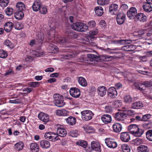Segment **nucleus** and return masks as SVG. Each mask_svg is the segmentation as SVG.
Here are the masks:
<instances>
[{
    "label": "nucleus",
    "mask_w": 152,
    "mask_h": 152,
    "mask_svg": "<svg viewBox=\"0 0 152 152\" xmlns=\"http://www.w3.org/2000/svg\"><path fill=\"white\" fill-rule=\"evenodd\" d=\"M50 37L52 38V39H49L47 42L50 43V42H53L54 40L56 41L57 42L61 44L66 43V39L64 37H56L55 36V31L53 30L50 31L48 33ZM48 50L49 53H57L59 51L58 47L56 45L50 44L48 48Z\"/></svg>",
    "instance_id": "1"
},
{
    "label": "nucleus",
    "mask_w": 152,
    "mask_h": 152,
    "mask_svg": "<svg viewBox=\"0 0 152 152\" xmlns=\"http://www.w3.org/2000/svg\"><path fill=\"white\" fill-rule=\"evenodd\" d=\"M88 58L98 62L99 61H109L112 59V57L107 55H102L99 56L92 54H88L87 55Z\"/></svg>",
    "instance_id": "2"
},
{
    "label": "nucleus",
    "mask_w": 152,
    "mask_h": 152,
    "mask_svg": "<svg viewBox=\"0 0 152 152\" xmlns=\"http://www.w3.org/2000/svg\"><path fill=\"white\" fill-rule=\"evenodd\" d=\"M53 103L55 105L58 107H63L65 104L63 96L58 94H54L53 96Z\"/></svg>",
    "instance_id": "3"
},
{
    "label": "nucleus",
    "mask_w": 152,
    "mask_h": 152,
    "mask_svg": "<svg viewBox=\"0 0 152 152\" xmlns=\"http://www.w3.org/2000/svg\"><path fill=\"white\" fill-rule=\"evenodd\" d=\"M71 27L73 29L81 32H85L87 30V25L81 22H77L73 23Z\"/></svg>",
    "instance_id": "4"
},
{
    "label": "nucleus",
    "mask_w": 152,
    "mask_h": 152,
    "mask_svg": "<svg viewBox=\"0 0 152 152\" xmlns=\"http://www.w3.org/2000/svg\"><path fill=\"white\" fill-rule=\"evenodd\" d=\"M81 118L83 121H88L92 118L94 114L91 110H84L81 112Z\"/></svg>",
    "instance_id": "5"
},
{
    "label": "nucleus",
    "mask_w": 152,
    "mask_h": 152,
    "mask_svg": "<svg viewBox=\"0 0 152 152\" xmlns=\"http://www.w3.org/2000/svg\"><path fill=\"white\" fill-rule=\"evenodd\" d=\"M86 150L87 152H91L93 150L96 152H101V149L100 145L99 143L96 141H93L91 142V147L87 148Z\"/></svg>",
    "instance_id": "6"
},
{
    "label": "nucleus",
    "mask_w": 152,
    "mask_h": 152,
    "mask_svg": "<svg viewBox=\"0 0 152 152\" xmlns=\"http://www.w3.org/2000/svg\"><path fill=\"white\" fill-rule=\"evenodd\" d=\"M44 137L46 139L52 141H55L59 139L58 136L56 133L52 132L46 133Z\"/></svg>",
    "instance_id": "7"
},
{
    "label": "nucleus",
    "mask_w": 152,
    "mask_h": 152,
    "mask_svg": "<svg viewBox=\"0 0 152 152\" xmlns=\"http://www.w3.org/2000/svg\"><path fill=\"white\" fill-rule=\"evenodd\" d=\"M105 143L108 147L110 148H115L117 146V142L115 141L114 139L107 138L105 140Z\"/></svg>",
    "instance_id": "8"
},
{
    "label": "nucleus",
    "mask_w": 152,
    "mask_h": 152,
    "mask_svg": "<svg viewBox=\"0 0 152 152\" xmlns=\"http://www.w3.org/2000/svg\"><path fill=\"white\" fill-rule=\"evenodd\" d=\"M113 117L116 121H120L123 120L127 116L126 114L123 111H120L113 114Z\"/></svg>",
    "instance_id": "9"
},
{
    "label": "nucleus",
    "mask_w": 152,
    "mask_h": 152,
    "mask_svg": "<svg viewBox=\"0 0 152 152\" xmlns=\"http://www.w3.org/2000/svg\"><path fill=\"white\" fill-rule=\"evenodd\" d=\"M98 33V31L97 29L90 31L89 32V35L87 36L86 41L89 42H92L93 39L95 38V36L97 35Z\"/></svg>",
    "instance_id": "10"
},
{
    "label": "nucleus",
    "mask_w": 152,
    "mask_h": 152,
    "mask_svg": "<svg viewBox=\"0 0 152 152\" xmlns=\"http://www.w3.org/2000/svg\"><path fill=\"white\" fill-rule=\"evenodd\" d=\"M137 10L134 7H131L127 11V15L131 19H134L136 15Z\"/></svg>",
    "instance_id": "11"
},
{
    "label": "nucleus",
    "mask_w": 152,
    "mask_h": 152,
    "mask_svg": "<svg viewBox=\"0 0 152 152\" xmlns=\"http://www.w3.org/2000/svg\"><path fill=\"white\" fill-rule=\"evenodd\" d=\"M126 19V15L123 12H120L117 15L116 21L117 23L119 25L123 24L124 22Z\"/></svg>",
    "instance_id": "12"
},
{
    "label": "nucleus",
    "mask_w": 152,
    "mask_h": 152,
    "mask_svg": "<svg viewBox=\"0 0 152 152\" xmlns=\"http://www.w3.org/2000/svg\"><path fill=\"white\" fill-rule=\"evenodd\" d=\"M69 93L71 96L75 98H78L80 95V90L75 87L71 88L69 90Z\"/></svg>",
    "instance_id": "13"
},
{
    "label": "nucleus",
    "mask_w": 152,
    "mask_h": 152,
    "mask_svg": "<svg viewBox=\"0 0 152 152\" xmlns=\"http://www.w3.org/2000/svg\"><path fill=\"white\" fill-rule=\"evenodd\" d=\"M108 96L111 98H115L117 96L116 89L114 87H110L108 90Z\"/></svg>",
    "instance_id": "14"
},
{
    "label": "nucleus",
    "mask_w": 152,
    "mask_h": 152,
    "mask_svg": "<svg viewBox=\"0 0 152 152\" xmlns=\"http://www.w3.org/2000/svg\"><path fill=\"white\" fill-rule=\"evenodd\" d=\"M101 119L102 122L105 124L110 123L112 121L111 116L108 114H105L102 115Z\"/></svg>",
    "instance_id": "15"
},
{
    "label": "nucleus",
    "mask_w": 152,
    "mask_h": 152,
    "mask_svg": "<svg viewBox=\"0 0 152 152\" xmlns=\"http://www.w3.org/2000/svg\"><path fill=\"white\" fill-rule=\"evenodd\" d=\"M118 10V5L116 4H112L109 7V11L112 14H116Z\"/></svg>",
    "instance_id": "16"
},
{
    "label": "nucleus",
    "mask_w": 152,
    "mask_h": 152,
    "mask_svg": "<svg viewBox=\"0 0 152 152\" xmlns=\"http://www.w3.org/2000/svg\"><path fill=\"white\" fill-rule=\"evenodd\" d=\"M121 140L124 142H127L130 139L129 134L128 132L121 133L120 135Z\"/></svg>",
    "instance_id": "17"
},
{
    "label": "nucleus",
    "mask_w": 152,
    "mask_h": 152,
    "mask_svg": "<svg viewBox=\"0 0 152 152\" xmlns=\"http://www.w3.org/2000/svg\"><path fill=\"white\" fill-rule=\"evenodd\" d=\"M41 5V1L39 0L34 1L32 6L33 11L34 12L38 11Z\"/></svg>",
    "instance_id": "18"
},
{
    "label": "nucleus",
    "mask_w": 152,
    "mask_h": 152,
    "mask_svg": "<svg viewBox=\"0 0 152 152\" xmlns=\"http://www.w3.org/2000/svg\"><path fill=\"white\" fill-rule=\"evenodd\" d=\"M113 128L114 131L116 133L120 132L122 129V125L120 123H115L113 126Z\"/></svg>",
    "instance_id": "19"
},
{
    "label": "nucleus",
    "mask_w": 152,
    "mask_h": 152,
    "mask_svg": "<svg viewBox=\"0 0 152 152\" xmlns=\"http://www.w3.org/2000/svg\"><path fill=\"white\" fill-rule=\"evenodd\" d=\"M136 48V46L132 45H127L121 48V50L127 51H131L135 50Z\"/></svg>",
    "instance_id": "20"
},
{
    "label": "nucleus",
    "mask_w": 152,
    "mask_h": 152,
    "mask_svg": "<svg viewBox=\"0 0 152 152\" xmlns=\"http://www.w3.org/2000/svg\"><path fill=\"white\" fill-rule=\"evenodd\" d=\"M56 134L61 137H65L67 134V132L65 129L61 127H58L57 130Z\"/></svg>",
    "instance_id": "21"
},
{
    "label": "nucleus",
    "mask_w": 152,
    "mask_h": 152,
    "mask_svg": "<svg viewBox=\"0 0 152 152\" xmlns=\"http://www.w3.org/2000/svg\"><path fill=\"white\" fill-rule=\"evenodd\" d=\"M135 17L138 21L142 22H146L147 19L146 15L142 13H138L136 15Z\"/></svg>",
    "instance_id": "22"
},
{
    "label": "nucleus",
    "mask_w": 152,
    "mask_h": 152,
    "mask_svg": "<svg viewBox=\"0 0 152 152\" xmlns=\"http://www.w3.org/2000/svg\"><path fill=\"white\" fill-rule=\"evenodd\" d=\"M13 27V24L10 22H7L4 25V30L7 32H10Z\"/></svg>",
    "instance_id": "23"
},
{
    "label": "nucleus",
    "mask_w": 152,
    "mask_h": 152,
    "mask_svg": "<svg viewBox=\"0 0 152 152\" xmlns=\"http://www.w3.org/2000/svg\"><path fill=\"white\" fill-rule=\"evenodd\" d=\"M97 91L99 95L103 97L106 93L107 89L105 86H101L98 88Z\"/></svg>",
    "instance_id": "24"
},
{
    "label": "nucleus",
    "mask_w": 152,
    "mask_h": 152,
    "mask_svg": "<svg viewBox=\"0 0 152 152\" xmlns=\"http://www.w3.org/2000/svg\"><path fill=\"white\" fill-rule=\"evenodd\" d=\"M94 10L95 14L98 16H101L103 13V9L100 6H97L95 7Z\"/></svg>",
    "instance_id": "25"
},
{
    "label": "nucleus",
    "mask_w": 152,
    "mask_h": 152,
    "mask_svg": "<svg viewBox=\"0 0 152 152\" xmlns=\"http://www.w3.org/2000/svg\"><path fill=\"white\" fill-rule=\"evenodd\" d=\"M30 150L33 152H38L39 150V145L36 143H31L30 146Z\"/></svg>",
    "instance_id": "26"
},
{
    "label": "nucleus",
    "mask_w": 152,
    "mask_h": 152,
    "mask_svg": "<svg viewBox=\"0 0 152 152\" xmlns=\"http://www.w3.org/2000/svg\"><path fill=\"white\" fill-rule=\"evenodd\" d=\"M143 107V104L142 102H134L131 105L130 107L133 109H138Z\"/></svg>",
    "instance_id": "27"
},
{
    "label": "nucleus",
    "mask_w": 152,
    "mask_h": 152,
    "mask_svg": "<svg viewBox=\"0 0 152 152\" xmlns=\"http://www.w3.org/2000/svg\"><path fill=\"white\" fill-rule=\"evenodd\" d=\"M66 123L71 126H72L76 124V119L75 117L70 116L66 119Z\"/></svg>",
    "instance_id": "28"
},
{
    "label": "nucleus",
    "mask_w": 152,
    "mask_h": 152,
    "mask_svg": "<svg viewBox=\"0 0 152 152\" xmlns=\"http://www.w3.org/2000/svg\"><path fill=\"white\" fill-rule=\"evenodd\" d=\"M16 10L23 11L26 10V6L22 2H18L16 5Z\"/></svg>",
    "instance_id": "29"
},
{
    "label": "nucleus",
    "mask_w": 152,
    "mask_h": 152,
    "mask_svg": "<svg viewBox=\"0 0 152 152\" xmlns=\"http://www.w3.org/2000/svg\"><path fill=\"white\" fill-rule=\"evenodd\" d=\"M40 146L43 148L47 149L49 148L50 144L49 141L45 140H42L40 141Z\"/></svg>",
    "instance_id": "30"
},
{
    "label": "nucleus",
    "mask_w": 152,
    "mask_h": 152,
    "mask_svg": "<svg viewBox=\"0 0 152 152\" xmlns=\"http://www.w3.org/2000/svg\"><path fill=\"white\" fill-rule=\"evenodd\" d=\"M24 16L23 11L16 10V12L15 13L14 17L16 19L20 20L22 19Z\"/></svg>",
    "instance_id": "31"
},
{
    "label": "nucleus",
    "mask_w": 152,
    "mask_h": 152,
    "mask_svg": "<svg viewBox=\"0 0 152 152\" xmlns=\"http://www.w3.org/2000/svg\"><path fill=\"white\" fill-rule=\"evenodd\" d=\"M144 132L143 129L140 128L138 127L132 135L136 137H140Z\"/></svg>",
    "instance_id": "32"
},
{
    "label": "nucleus",
    "mask_w": 152,
    "mask_h": 152,
    "mask_svg": "<svg viewBox=\"0 0 152 152\" xmlns=\"http://www.w3.org/2000/svg\"><path fill=\"white\" fill-rule=\"evenodd\" d=\"M142 7L144 10L146 12H150L152 11V7L150 4L144 3Z\"/></svg>",
    "instance_id": "33"
},
{
    "label": "nucleus",
    "mask_w": 152,
    "mask_h": 152,
    "mask_svg": "<svg viewBox=\"0 0 152 152\" xmlns=\"http://www.w3.org/2000/svg\"><path fill=\"white\" fill-rule=\"evenodd\" d=\"M124 99L125 103L129 104L133 102L134 101V99L130 95H125L124 96Z\"/></svg>",
    "instance_id": "34"
},
{
    "label": "nucleus",
    "mask_w": 152,
    "mask_h": 152,
    "mask_svg": "<svg viewBox=\"0 0 152 152\" xmlns=\"http://www.w3.org/2000/svg\"><path fill=\"white\" fill-rule=\"evenodd\" d=\"M137 149L138 152H148V146L141 145L137 147Z\"/></svg>",
    "instance_id": "35"
},
{
    "label": "nucleus",
    "mask_w": 152,
    "mask_h": 152,
    "mask_svg": "<svg viewBox=\"0 0 152 152\" xmlns=\"http://www.w3.org/2000/svg\"><path fill=\"white\" fill-rule=\"evenodd\" d=\"M139 126L135 124H132L128 127V130L132 135Z\"/></svg>",
    "instance_id": "36"
},
{
    "label": "nucleus",
    "mask_w": 152,
    "mask_h": 152,
    "mask_svg": "<svg viewBox=\"0 0 152 152\" xmlns=\"http://www.w3.org/2000/svg\"><path fill=\"white\" fill-rule=\"evenodd\" d=\"M142 126L143 128L147 129L152 128V121L148 120L146 123L142 124Z\"/></svg>",
    "instance_id": "37"
},
{
    "label": "nucleus",
    "mask_w": 152,
    "mask_h": 152,
    "mask_svg": "<svg viewBox=\"0 0 152 152\" xmlns=\"http://www.w3.org/2000/svg\"><path fill=\"white\" fill-rule=\"evenodd\" d=\"M77 79L78 82L80 85L83 87H85L87 86V82L84 78L80 77L78 78Z\"/></svg>",
    "instance_id": "38"
},
{
    "label": "nucleus",
    "mask_w": 152,
    "mask_h": 152,
    "mask_svg": "<svg viewBox=\"0 0 152 152\" xmlns=\"http://www.w3.org/2000/svg\"><path fill=\"white\" fill-rule=\"evenodd\" d=\"M56 114L58 116H66L68 114L67 111L65 109L57 110L56 111Z\"/></svg>",
    "instance_id": "39"
},
{
    "label": "nucleus",
    "mask_w": 152,
    "mask_h": 152,
    "mask_svg": "<svg viewBox=\"0 0 152 152\" xmlns=\"http://www.w3.org/2000/svg\"><path fill=\"white\" fill-rule=\"evenodd\" d=\"M24 147L23 143L22 142H19L15 145V148L16 150L19 151L22 150Z\"/></svg>",
    "instance_id": "40"
},
{
    "label": "nucleus",
    "mask_w": 152,
    "mask_h": 152,
    "mask_svg": "<svg viewBox=\"0 0 152 152\" xmlns=\"http://www.w3.org/2000/svg\"><path fill=\"white\" fill-rule=\"evenodd\" d=\"M63 52L67 53L66 54H63L64 58L65 59H68L74 57V55L72 52L66 51H64Z\"/></svg>",
    "instance_id": "41"
},
{
    "label": "nucleus",
    "mask_w": 152,
    "mask_h": 152,
    "mask_svg": "<svg viewBox=\"0 0 152 152\" xmlns=\"http://www.w3.org/2000/svg\"><path fill=\"white\" fill-rule=\"evenodd\" d=\"M146 138L150 141L152 142V130H148L145 133Z\"/></svg>",
    "instance_id": "42"
},
{
    "label": "nucleus",
    "mask_w": 152,
    "mask_h": 152,
    "mask_svg": "<svg viewBox=\"0 0 152 152\" xmlns=\"http://www.w3.org/2000/svg\"><path fill=\"white\" fill-rule=\"evenodd\" d=\"M67 36L70 38H76L78 37V35L75 32L70 31L68 33Z\"/></svg>",
    "instance_id": "43"
},
{
    "label": "nucleus",
    "mask_w": 152,
    "mask_h": 152,
    "mask_svg": "<svg viewBox=\"0 0 152 152\" xmlns=\"http://www.w3.org/2000/svg\"><path fill=\"white\" fill-rule=\"evenodd\" d=\"M97 4L101 6H104L109 4L110 0H97Z\"/></svg>",
    "instance_id": "44"
},
{
    "label": "nucleus",
    "mask_w": 152,
    "mask_h": 152,
    "mask_svg": "<svg viewBox=\"0 0 152 152\" xmlns=\"http://www.w3.org/2000/svg\"><path fill=\"white\" fill-rule=\"evenodd\" d=\"M39 11V12L41 14H46L47 12L48 11L47 7L42 4Z\"/></svg>",
    "instance_id": "45"
},
{
    "label": "nucleus",
    "mask_w": 152,
    "mask_h": 152,
    "mask_svg": "<svg viewBox=\"0 0 152 152\" xmlns=\"http://www.w3.org/2000/svg\"><path fill=\"white\" fill-rule=\"evenodd\" d=\"M4 12L7 15L10 16L13 14V9L12 7H8L5 9Z\"/></svg>",
    "instance_id": "46"
},
{
    "label": "nucleus",
    "mask_w": 152,
    "mask_h": 152,
    "mask_svg": "<svg viewBox=\"0 0 152 152\" xmlns=\"http://www.w3.org/2000/svg\"><path fill=\"white\" fill-rule=\"evenodd\" d=\"M77 144L78 145H80L83 147L84 148H88L87 147V142L84 140H81L78 141L77 142ZM87 148H86L87 149Z\"/></svg>",
    "instance_id": "47"
},
{
    "label": "nucleus",
    "mask_w": 152,
    "mask_h": 152,
    "mask_svg": "<svg viewBox=\"0 0 152 152\" xmlns=\"http://www.w3.org/2000/svg\"><path fill=\"white\" fill-rule=\"evenodd\" d=\"M96 25L95 21L94 20H92L89 21L87 25V30L88 28H91L95 27Z\"/></svg>",
    "instance_id": "48"
},
{
    "label": "nucleus",
    "mask_w": 152,
    "mask_h": 152,
    "mask_svg": "<svg viewBox=\"0 0 152 152\" xmlns=\"http://www.w3.org/2000/svg\"><path fill=\"white\" fill-rule=\"evenodd\" d=\"M40 84L39 82H29L28 83V85L30 87L36 88L38 87Z\"/></svg>",
    "instance_id": "49"
},
{
    "label": "nucleus",
    "mask_w": 152,
    "mask_h": 152,
    "mask_svg": "<svg viewBox=\"0 0 152 152\" xmlns=\"http://www.w3.org/2000/svg\"><path fill=\"white\" fill-rule=\"evenodd\" d=\"M122 149L123 152H130V148L126 144H124L122 145Z\"/></svg>",
    "instance_id": "50"
},
{
    "label": "nucleus",
    "mask_w": 152,
    "mask_h": 152,
    "mask_svg": "<svg viewBox=\"0 0 152 152\" xmlns=\"http://www.w3.org/2000/svg\"><path fill=\"white\" fill-rule=\"evenodd\" d=\"M13 27L16 29L20 30L23 28L22 24L20 22H18L13 24Z\"/></svg>",
    "instance_id": "51"
},
{
    "label": "nucleus",
    "mask_w": 152,
    "mask_h": 152,
    "mask_svg": "<svg viewBox=\"0 0 152 152\" xmlns=\"http://www.w3.org/2000/svg\"><path fill=\"white\" fill-rule=\"evenodd\" d=\"M9 0H0V6L2 7H5L9 4Z\"/></svg>",
    "instance_id": "52"
},
{
    "label": "nucleus",
    "mask_w": 152,
    "mask_h": 152,
    "mask_svg": "<svg viewBox=\"0 0 152 152\" xmlns=\"http://www.w3.org/2000/svg\"><path fill=\"white\" fill-rule=\"evenodd\" d=\"M152 115L150 114H147L142 115V121H148V120L150 119Z\"/></svg>",
    "instance_id": "53"
},
{
    "label": "nucleus",
    "mask_w": 152,
    "mask_h": 152,
    "mask_svg": "<svg viewBox=\"0 0 152 152\" xmlns=\"http://www.w3.org/2000/svg\"><path fill=\"white\" fill-rule=\"evenodd\" d=\"M4 44L11 49H12L14 48L13 44L9 40H6L4 42Z\"/></svg>",
    "instance_id": "54"
},
{
    "label": "nucleus",
    "mask_w": 152,
    "mask_h": 152,
    "mask_svg": "<svg viewBox=\"0 0 152 152\" xmlns=\"http://www.w3.org/2000/svg\"><path fill=\"white\" fill-rule=\"evenodd\" d=\"M8 56L7 53L3 50H0V58H5Z\"/></svg>",
    "instance_id": "55"
},
{
    "label": "nucleus",
    "mask_w": 152,
    "mask_h": 152,
    "mask_svg": "<svg viewBox=\"0 0 152 152\" xmlns=\"http://www.w3.org/2000/svg\"><path fill=\"white\" fill-rule=\"evenodd\" d=\"M69 134L70 136L72 137H77L78 135V131L76 130L70 131L69 132Z\"/></svg>",
    "instance_id": "56"
},
{
    "label": "nucleus",
    "mask_w": 152,
    "mask_h": 152,
    "mask_svg": "<svg viewBox=\"0 0 152 152\" xmlns=\"http://www.w3.org/2000/svg\"><path fill=\"white\" fill-rule=\"evenodd\" d=\"M88 91L89 93L91 95H93L96 92V89L95 87L92 86L90 88Z\"/></svg>",
    "instance_id": "57"
},
{
    "label": "nucleus",
    "mask_w": 152,
    "mask_h": 152,
    "mask_svg": "<svg viewBox=\"0 0 152 152\" xmlns=\"http://www.w3.org/2000/svg\"><path fill=\"white\" fill-rule=\"evenodd\" d=\"M105 111L107 113H109L112 111L113 107L110 106H106L104 107Z\"/></svg>",
    "instance_id": "58"
},
{
    "label": "nucleus",
    "mask_w": 152,
    "mask_h": 152,
    "mask_svg": "<svg viewBox=\"0 0 152 152\" xmlns=\"http://www.w3.org/2000/svg\"><path fill=\"white\" fill-rule=\"evenodd\" d=\"M49 118L48 115L45 113L43 118H42L41 121L45 122H47L49 121Z\"/></svg>",
    "instance_id": "59"
},
{
    "label": "nucleus",
    "mask_w": 152,
    "mask_h": 152,
    "mask_svg": "<svg viewBox=\"0 0 152 152\" xmlns=\"http://www.w3.org/2000/svg\"><path fill=\"white\" fill-rule=\"evenodd\" d=\"M144 86L145 87H150L152 86V81L151 82L145 81L143 82Z\"/></svg>",
    "instance_id": "60"
},
{
    "label": "nucleus",
    "mask_w": 152,
    "mask_h": 152,
    "mask_svg": "<svg viewBox=\"0 0 152 152\" xmlns=\"http://www.w3.org/2000/svg\"><path fill=\"white\" fill-rule=\"evenodd\" d=\"M132 40L129 39H121V45L127 44L131 43Z\"/></svg>",
    "instance_id": "61"
},
{
    "label": "nucleus",
    "mask_w": 152,
    "mask_h": 152,
    "mask_svg": "<svg viewBox=\"0 0 152 152\" xmlns=\"http://www.w3.org/2000/svg\"><path fill=\"white\" fill-rule=\"evenodd\" d=\"M9 102L11 103L18 104L20 103V100L17 99H15L13 100H10Z\"/></svg>",
    "instance_id": "62"
},
{
    "label": "nucleus",
    "mask_w": 152,
    "mask_h": 152,
    "mask_svg": "<svg viewBox=\"0 0 152 152\" xmlns=\"http://www.w3.org/2000/svg\"><path fill=\"white\" fill-rule=\"evenodd\" d=\"M111 43L116 45H121V39L114 40L111 41Z\"/></svg>",
    "instance_id": "63"
},
{
    "label": "nucleus",
    "mask_w": 152,
    "mask_h": 152,
    "mask_svg": "<svg viewBox=\"0 0 152 152\" xmlns=\"http://www.w3.org/2000/svg\"><path fill=\"white\" fill-rule=\"evenodd\" d=\"M143 140L140 138H137L135 140V143H136L137 145L141 144L143 142Z\"/></svg>",
    "instance_id": "64"
}]
</instances>
